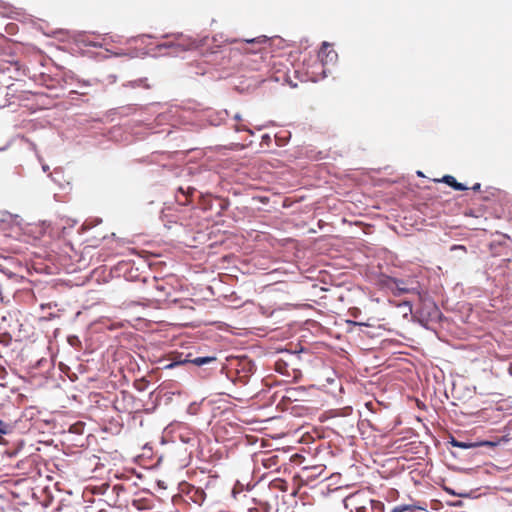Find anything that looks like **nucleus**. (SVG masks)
Returning <instances> with one entry per match:
<instances>
[{
	"label": "nucleus",
	"instance_id": "13",
	"mask_svg": "<svg viewBox=\"0 0 512 512\" xmlns=\"http://www.w3.org/2000/svg\"><path fill=\"white\" fill-rule=\"evenodd\" d=\"M268 38L264 35L253 38V39H247L245 40L247 43H266Z\"/></svg>",
	"mask_w": 512,
	"mask_h": 512
},
{
	"label": "nucleus",
	"instance_id": "3",
	"mask_svg": "<svg viewBox=\"0 0 512 512\" xmlns=\"http://www.w3.org/2000/svg\"><path fill=\"white\" fill-rule=\"evenodd\" d=\"M216 361V357L214 356H204V357H196L194 359H188L187 357L184 358V359H178L170 364H168L166 366V368H173L177 365H180V364H186V363H191L195 366H203V365H206V364H209L211 362H214Z\"/></svg>",
	"mask_w": 512,
	"mask_h": 512
},
{
	"label": "nucleus",
	"instance_id": "18",
	"mask_svg": "<svg viewBox=\"0 0 512 512\" xmlns=\"http://www.w3.org/2000/svg\"><path fill=\"white\" fill-rule=\"evenodd\" d=\"M433 312H434L435 315L438 314V309H437V307L434 304H433Z\"/></svg>",
	"mask_w": 512,
	"mask_h": 512
},
{
	"label": "nucleus",
	"instance_id": "7",
	"mask_svg": "<svg viewBox=\"0 0 512 512\" xmlns=\"http://www.w3.org/2000/svg\"><path fill=\"white\" fill-rule=\"evenodd\" d=\"M449 443L453 447H458V448H461V449H471V448L478 447V444H475V442H462V441H458L457 439H455L453 437L451 438Z\"/></svg>",
	"mask_w": 512,
	"mask_h": 512
},
{
	"label": "nucleus",
	"instance_id": "14",
	"mask_svg": "<svg viewBox=\"0 0 512 512\" xmlns=\"http://www.w3.org/2000/svg\"><path fill=\"white\" fill-rule=\"evenodd\" d=\"M480 188H481V184H480V183H475V184L472 186V189H473L474 191H478V190H480Z\"/></svg>",
	"mask_w": 512,
	"mask_h": 512
},
{
	"label": "nucleus",
	"instance_id": "5",
	"mask_svg": "<svg viewBox=\"0 0 512 512\" xmlns=\"http://www.w3.org/2000/svg\"><path fill=\"white\" fill-rule=\"evenodd\" d=\"M384 507L381 501L370 500L368 505L357 507L355 512H384Z\"/></svg>",
	"mask_w": 512,
	"mask_h": 512
},
{
	"label": "nucleus",
	"instance_id": "15",
	"mask_svg": "<svg viewBox=\"0 0 512 512\" xmlns=\"http://www.w3.org/2000/svg\"><path fill=\"white\" fill-rule=\"evenodd\" d=\"M452 249H462V250H465V247L464 246H461V245H454L452 247Z\"/></svg>",
	"mask_w": 512,
	"mask_h": 512
},
{
	"label": "nucleus",
	"instance_id": "4",
	"mask_svg": "<svg viewBox=\"0 0 512 512\" xmlns=\"http://www.w3.org/2000/svg\"><path fill=\"white\" fill-rule=\"evenodd\" d=\"M15 91L14 85H0V108L10 104V99L14 96Z\"/></svg>",
	"mask_w": 512,
	"mask_h": 512
},
{
	"label": "nucleus",
	"instance_id": "16",
	"mask_svg": "<svg viewBox=\"0 0 512 512\" xmlns=\"http://www.w3.org/2000/svg\"><path fill=\"white\" fill-rule=\"evenodd\" d=\"M233 118L237 121L241 120V115L239 113H236Z\"/></svg>",
	"mask_w": 512,
	"mask_h": 512
},
{
	"label": "nucleus",
	"instance_id": "11",
	"mask_svg": "<svg viewBox=\"0 0 512 512\" xmlns=\"http://www.w3.org/2000/svg\"><path fill=\"white\" fill-rule=\"evenodd\" d=\"M397 306L403 309V314L405 317L412 313L413 305L410 301H403L399 303Z\"/></svg>",
	"mask_w": 512,
	"mask_h": 512
},
{
	"label": "nucleus",
	"instance_id": "9",
	"mask_svg": "<svg viewBox=\"0 0 512 512\" xmlns=\"http://www.w3.org/2000/svg\"><path fill=\"white\" fill-rule=\"evenodd\" d=\"M417 509H422V508L419 506H416V505L405 504V505H398V506L394 507L390 512H411V511H415Z\"/></svg>",
	"mask_w": 512,
	"mask_h": 512
},
{
	"label": "nucleus",
	"instance_id": "2",
	"mask_svg": "<svg viewBox=\"0 0 512 512\" xmlns=\"http://www.w3.org/2000/svg\"><path fill=\"white\" fill-rule=\"evenodd\" d=\"M318 57L320 63L316 65V68L321 69V72L320 75L316 72H312L313 76H311V79L315 82L320 79H324L327 76L326 66L334 64L337 61L338 55L335 50L330 49V44L328 42H323Z\"/></svg>",
	"mask_w": 512,
	"mask_h": 512
},
{
	"label": "nucleus",
	"instance_id": "19",
	"mask_svg": "<svg viewBox=\"0 0 512 512\" xmlns=\"http://www.w3.org/2000/svg\"><path fill=\"white\" fill-rule=\"evenodd\" d=\"M42 169H43V171H45V172H46V171H48V170H49V167H48V165H43V166H42Z\"/></svg>",
	"mask_w": 512,
	"mask_h": 512
},
{
	"label": "nucleus",
	"instance_id": "10",
	"mask_svg": "<svg viewBox=\"0 0 512 512\" xmlns=\"http://www.w3.org/2000/svg\"><path fill=\"white\" fill-rule=\"evenodd\" d=\"M125 86L131 87V88H137V87H144L146 89L150 88L149 84L147 83V79H137L134 81L128 82Z\"/></svg>",
	"mask_w": 512,
	"mask_h": 512
},
{
	"label": "nucleus",
	"instance_id": "12",
	"mask_svg": "<svg viewBox=\"0 0 512 512\" xmlns=\"http://www.w3.org/2000/svg\"><path fill=\"white\" fill-rule=\"evenodd\" d=\"M500 442H501V440H499V441H480V442H475V444H478V447H480V446L496 447Z\"/></svg>",
	"mask_w": 512,
	"mask_h": 512
},
{
	"label": "nucleus",
	"instance_id": "6",
	"mask_svg": "<svg viewBox=\"0 0 512 512\" xmlns=\"http://www.w3.org/2000/svg\"><path fill=\"white\" fill-rule=\"evenodd\" d=\"M441 181L444 182L445 184L449 185L450 187H452L453 189H455L457 191H465V190H467V186L466 185L457 182L455 177H453L451 175H445L442 178Z\"/></svg>",
	"mask_w": 512,
	"mask_h": 512
},
{
	"label": "nucleus",
	"instance_id": "8",
	"mask_svg": "<svg viewBox=\"0 0 512 512\" xmlns=\"http://www.w3.org/2000/svg\"><path fill=\"white\" fill-rule=\"evenodd\" d=\"M163 46H165V47H175L177 50L186 51V50H190V49L193 48L194 42L193 41H187V42L177 43L176 45H174V44H164Z\"/></svg>",
	"mask_w": 512,
	"mask_h": 512
},
{
	"label": "nucleus",
	"instance_id": "17",
	"mask_svg": "<svg viewBox=\"0 0 512 512\" xmlns=\"http://www.w3.org/2000/svg\"><path fill=\"white\" fill-rule=\"evenodd\" d=\"M241 130H246V131H250L249 129L247 128H244V127H236V131H241Z\"/></svg>",
	"mask_w": 512,
	"mask_h": 512
},
{
	"label": "nucleus",
	"instance_id": "1",
	"mask_svg": "<svg viewBox=\"0 0 512 512\" xmlns=\"http://www.w3.org/2000/svg\"><path fill=\"white\" fill-rule=\"evenodd\" d=\"M388 287L394 296H401L403 294H416L421 296L422 292L419 282L414 278H389Z\"/></svg>",
	"mask_w": 512,
	"mask_h": 512
}]
</instances>
